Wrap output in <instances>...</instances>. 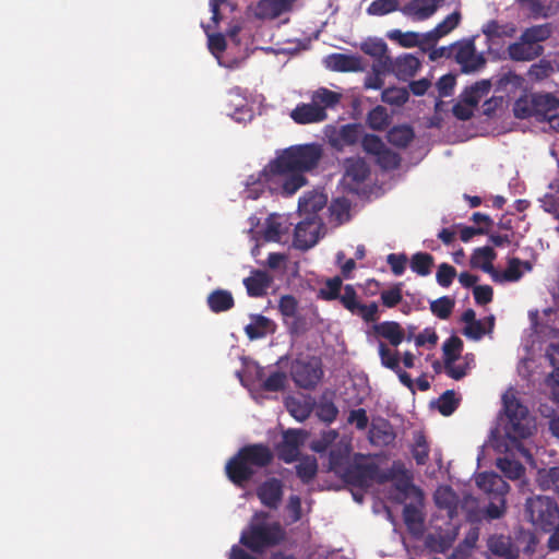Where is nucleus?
Segmentation results:
<instances>
[{
  "instance_id": "22",
  "label": "nucleus",
  "mask_w": 559,
  "mask_h": 559,
  "mask_svg": "<svg viewBox=\"0 0 559 559\" xmlns=\"http://www.w3.org/2000/svg\"><path fill=\"white\" fill-rule=\"evenodd\" d=\"M328 202V197L319 191L313 190L305 193L298 203V211L302 217L319 216V212L324 209Z\"/></svg>"
},
{
  "instance_id": "21",
  "label": "nucleus",
  "mask_w": 559,
  "mask_h": 559,
  "mask_svg": "<svg viewBox=\"0 0 559 559\" xmlns=\"http://www.w3.org/2000/svg\"><path fill=\"white\" fill-rule=\"evenodd\" d=\"M328 69L342 72H357L365 69L362 59L355 55L332 53L324 59Z\"/></svg>"
},
{
  "instance_id": "6",
  "label": "nucleus",
  "mask_w": 559,
  "mask_h": 559,
  "mask_svg": "<svg viewBox=\"0 0 559 559\" xmlns=\"http://www.w3.org/2000/svg\"><path fill=\"white\" fill-rule=\"evenodd\" d=\"M528 319L532 332L525 334L522 341L527 355L535 352L542 338L559 337V321L557 311L552 308L544 309L542 313L538 310H530Z\"/></svg>"
},
{
  "instance_id": "54",
  "label": "nucleus",
  "mask_w": 559,
  "mask_h": 559,
  "mask_svg": "<svg viewBox=\"0 0 559 559\" xmlns=\"http://www.w3.org/2000/svg\"><path fill=\"white\" fill-rule=\"evenodd\" d=\"M428 442L421 432L414 436L413 455L418 464H425L428 459Z\"/></svg>"
},
{
  "instance_id": "13",
  "label": "nucleus",
  "mask_w": 559,
  "mask_h": 559,
  "mask_svg": "<svg viewBox=\"0 0 559 559\" xmlns=\"http://www.w3.org/2000/svg\"><path fill=\"white\" fill-rule=\"evenodd\" d=\"M330 145L338 151L358 142L362 136V128L359 124H344L341 127H328L325 131Z\"/></svg>"
},
{
  "instance_id": "8",
  "label": "nucleus",
  "mask_w": 559,
  "mask_h": 559,
  "mask_svg": "<svg viewBox=\"0 0 559 559\" xmlns=\"http://www.w3.org/2000/svg\"><path fill=\"white\" fill-rule=\"evenodd\" d=\"M526 513L534 526L550 531L559 524L558 506L548 497L537 496L526 501Z\"/></svg>"
},
{
  "instance_id": "56",
  "label": "nucleus",
  "mask_w": 559,
  "mask_h": 559,
  "mask_svg": "<svg viewBox=\"0 0 559 559\" xmlns=\"http://www.w3.org/2000/svg\"><path fill=\"white\" fill-rule=\"evenodd\" d=\"M361 50L374 58L382 59L386 51V44L382 39L370 38L361 43Z\"/></svg>"
},
{
  "instance_id": "34",
  "label": "nucleus",
  "mask_w": 559,
  "mask_h": 559,
  "mask_svg": "<svg viewBox=\"0 0 559 559\" xmlns=\"http://www.w3.org/2000/svg\"><path fill=\"white\" fill-rule=\"evenodd\" d=\"M270 277L265 272L255 271L243 280L247 292L252 297H260L265 294L270 285Z\"/></svg>"
},
{
  "instance_id": "24",
  "label": "nucleus",
  "mask_w": 559,
  "mask_h": 559,
  "mask_svg": "<svg viewBox=\"0 0 559 559\" xmlns=\"http://www.w3.org/2000/svg\"><path fill=\"white\" fill-rule=\"evenodd\" d=\"M328 115L312 102L299 104L290 112V118L299 124L318 123L324 121Z\"/></svg>"
},
{
  "instance_id": "41",
  "label": "nucleus",
  "mask_w": 559,
  "mask_h": 559,
  "mask_svg": "<svg viewBox=\"0 0 559 559\" xmlns=\"http://www.w3.org/2000/svg\"><path fill=\"white\" fill-rule=\"evenodd\" d=\"M404 521L409 532L414 535H420L423 533V516L416 507L406 506L404 508Z\"/></svg>"
},
{
  "instance_id": "7",
  "label": "nucleus",
  "mask_w": 559,
  "mask_h": 559,
  "mask_svg": "<svg viewBox=\"0 0 559 559\" xmlns=\"http://www.w3.org/2000/svg\"><path fill=\"white\" fill-rule=\"evenodd\" d=\"M476 486L491 500L486 514L490 519H499L506 511L504 496L509 491L508 484L495 473H479L475 477Z\"/></svg>"
},
{
  "instance_id": "15",
  "label": "nucleus",
  "mask_w": 559,
  "mask_h": 559,
  "mask_svg": "<svg viewBox=\"0 0 559 559\" xmlns=\"http://www.w3.org/2000/svg\"><path fill=\"white\" fill-rule=\"evenodd\" d=\"M369 175V168L361 158H348L343 177V186L350 192L358 193L360 185Z\"/></svg>"
},
{
  "instance_id": "19",
  "label": "nucleus",
  "mask_w": 559,
  "mask_h": 559,
  "mask_svg": "<svg viewBox=\"0 0 559 559\" xmlns=\"http://www.w3.org/2000/svg\"><path fill=\"white\" fill-rule=\"evenodd\" d=\"M395 431L392 425L384 418H373L368 432V439L373 445L384 447L393 443Z\"/></svg>"
},
{
  "instance_id": "61",
  "label": "nucleus",
  "mask_w": 559,
  "mask_h": 559,
  "mask_svg": "<svg viewBox=\"0 0 559 559\" xmlns=\"http://www.w3.org/2000/svg\"><path fill=\"white\" fill-rule=\"evenodd\" d=\"M287 408L292 416H294L299 421H302L306 418H308L311 413V407L309 403L300 402L295 399H290L287 401Z\"/></svg>"
},
{
  "instance_id": "46",
  "label": "nucleus",
  "mask_w": 559,
  "mask_h": 559,
  "mask_svg": "<svg viewBox=\"0 0 559 559\" xmlns=\"http://www.w3.org/2000/svg\"><path fill=\"white\" fill-rule=\"evenodd\" d=\"M386 62H379L372 67V72L365 79L366 88L379 90L383 86V75L386 71Z\"/></svg>"
},
{
  "instance_id": "9",
  "label": "nucleus",
  "mask_w": 559,
  "mask_h": 559,
  "mask_svg": "<svg viewBox=\"0 0 559 559\" xmlns=\"http://www.w3.org/2000/svg\"><path fill=\"white\" fill-rule=\"evenodd\" d=\"M452 53L465 73L478 71L486 62L483 52L476 50L474 38L453 44Z\"/></svg>"
},
{
  "instance_id": "1",
  "label": "nucleus",
  "mask_w": 559,
  "mask_h": 559,
  "mask_svg": "<svg viewBox=\"0 0 559 559\" xmlns=\"http://www.w3.org/2000/svg\"><path fill=\"white\" fill-rule=\"evenodd\" d=\"M322 156L318 144L290 146L281 152L258 175H251L242 191L246 199H258L266 190L292 195L307 183L305 173L317 166Z\"/></svg>"
},
{
  "instance_id": "55",
  "label": "nucleus",
  "mask_w": 559,
  "mask_h": 559,
  "mask_svg": "<svg viewBox=\"0 0 559 559\" xmlns=\"http://www.w3.org/2000/svg\"><path fill=\"white\" fill-rule=\"evenodd\" d=\"M454 308V300L448 296L441 297L430 304L433 314L440 319H447Z\"/></svg>"
},
{
  "instance_id": "47",
  "label": "nucleus",
  "mask_w": 559,
  "mask_h": 559,
  "mask_svg": "<svg viewBox=\"0 0 559 559\" xmlns=\"http://www.w3.org/2000/svg\"><path fill=\"white\" fill-rule=\"evenodd\" d=\"M393 37L399 40V43L404 47H415L424 44H432L427 40V37L420 33L407 32L402 33L400 31H395L393 33Z\"/></svg>"
},
{
  "instance_id": "17",
  "label": "nucleus",
  "mask_w": 559,
  "mask_h": 559,
  "mask_svg": "<svg viewBox=\"0 0 559 559\" xmlns=\"http://www.w3.org/2000/svg\"><path fill=\"white\" fill-rule=\"evenodd\" d=\"M444 0H412L402 8L405 16L414 21H425L431 17Z\"/></svg>"
},
{
  "instance_id": "30",
  "label": "nucleus",
  "mask_w": 559,
  "mask_h": 559,
  "mask_svg": "<svg viewBox=\"0 0 559 559\" xmlns=\"http://www.w3.org/2000/svg\"><path fill=\"white\" fill-rule=\"evenodd\" d=\"M461 22L460 11H454L441 21L433 29L425 33L428 41L436 43L441 37L451 33Z\"/></svg>"
},
{
  "instance_id": "11",
  "label": "nucleus",
  "mask_w": 559,
  "mask_h": 559,
  "mask_svg": "<svg viewBox=\"0 0 559 559\" xmlns=\"http://www.w3.org/2000/svg\"><path fill=\"white\" fill-rule=\"evenodd\" d=\"M322 374L321 364L317 358H310L308 360L297 359L292 366L293 379L300 388H313L319 383Z\"/></svg>"
},
{
  "instance_id": "12",
  "label": "nucleus",
  "mask_w": 559,
  "mask_h": 559,
  "mask_svg": "<svg viewBox=\"0 0 559 559\" xmlns=\"http://www.w3.org/2000/svg\"><path fill=\"white\" fill-rule=\"evenodd\" d=\"M362 147L366 153L374 156L376 162L384 169L395 168L400 163L396 153L388 148L377 135H365L362 138Z\"/></svg>"
},
{
  "instance_id": "2",
  "label": "nucleus",
  "mask_w": 559,
  "mask_h": 559,
  "mask_svg": "<svg viewBox=\"0 0 559 559\" xmlns=\"http://www.w3.org/2000/svg\"><path fill=\"white\" fill-rule=\"evenodd\" d=\"M311 449L319 453L329 450V468L356 487H370L377 476L374 466L358 463L360 456L356 455L354 462H350L352 438H340L336 430L322 432L321 437L311 443Z\"/></svg>"
},
{
  "instance_id": "5",
  "label": "nucleus",
  "mask_w": 559,
  "mask_h": 559,
  "mask_svg": "<svg viewBox=\"0 0 559 559\" xmlns=\"http://www.w3.org/2000/svg\"><path fill=\"white\" fill-rule=\"evenodd\" d=\"M272 459L269 448L251 445L239 451L238 455L226 464V473L229 479L238 485L249 479L255 468L265 466Z\"/></svg>"
},
{
  "instance_id": "4",
  "label": "nucleus",
  "mask_w": 559,
  "mask_h": 559,
  "mask_svg": "<svg viewBox=\"0 0 559 559\" xmlns=\"http://www.w3.org/2000/svg\"><path fill=\"white\" fill-rule=\"evenodd\" d=\"M284 537L285 532L278 522L271 521L267 513L257 512L249 526L242 531L240 543L254 552H263Z\"/></svg>"
},
{
  "instance_id": "37",
  "label": "nucleus",
  "mask_w": 559,
  "mask_h": 559,
  "mask_svg": "<svg viewBox=\"0 0 559 559\" xmlns=\"http://www.w3.org/2000/svg\"><path fill=\"white\" fill-rule=\"evenodd\" d=\"M519 2L535 17H549L554 15L559 8L558 2H551L548 5L542 4L539 0H519Z\"/></svg>"
},
{
  "instance_id": "23",
  "label": "nucleus",
  "mask_w": 559,
  "mask_h": 559,
  "mask_svg": "<svg viewBox=\"0 0 559 559\" xmlns=\"http://www.w3.org/2000/svg\"><path fill=\"white\" fill-rule=\"evenodd\" d=\"M543 52L540 45H535L521 35L520 39L508 47L509 57L515 61H530Z\"/></svg>"
},
{
  "instance_id": "14",
  "label": "nucleus",
  "mask_w": 559,
  "mask_h": 559,
  "mask_svg": "<svg viewBox=\"0 0 559 559\" xmlns=\"http://www.w3.org/2000/svg\"><path fill=\"white\" fill-rule=\"evenodd\" d=\"M436 504L447 511L450 519L457 514L459 508L466 510L468 513L473 512L476 507V501L472 498H466L464 502L460 503L455 493L449 486H440L435 492Z\"/></svg>"
},
{
  "instance_id": "60",
  "label": "nucleus",
  "mask_w": 559,
  "mask_h": 559,
  "mask_svg": "<svg viewBox=\"0 0 559 559\" xmlns=\"http://www.w3.org/2000/svg\"><path fill=\"white\" fill-rule=\"evenodd\" d=\"M514 115L520 119H525L535 114V104L530 96L519 98L513 107Z\"/></svg>"
},
{
  "instance_id": "38",
  "label": "nucleus",
  "mask_w": 559,
  "mask_h": 559,
  "mask_svg": "<svg viewBox=\"0 0 559 559\" xmlns=\"http://www.w3.org/2000/svg\"><path fill=\"white\" fill-rule=\"evenodd\" d=\"M536 481L543 490H555L557 492L559 489V467L539 469Z\"/></svg>"
},
{
  "instance_id": "36",
  "label": "nucleus",
  "mask_w": 559,
  "mask_h": 559,
  "mask_svg": "<svg viewBox=\"0 0 559 559\" xmlns=\"http://www.w3.org/2000/svg\"><path fill=\"white\" fill-rule=\"evenodd\" d=\"M495 318L492 316L486 318L485 320H477L472 324L465 325L463 329V333L471 340L478 341L485 334L490 333L493 329Z\"/></svg>"
},
{
  "instance_id": "57",
  "label": "nucleus",
  "mask_w": 559,
  "mask_h": 559,
  "mask_svg": "<svg viewBox=\"0 0 559 559\" xmlns=\"http://www.w3.org/2000/svg\"><path fill=\"white\" fill-rule=\"evenodd\" d=\"M368 123L374 130H382L389 124V115L386 109L378 106L373 108L368 115Z\"/></svg>"
},
{
  "instance_id": "18",
  "label": "nucleus",
  "mask_w": 559,
  "mask_h": 559,
  "mask_svg": "<svg viewBox=\"0 0 559 559\" xmlns=\"http://www.w3.org/2000/svg\"><path fill=\"white\" fill-rule=\"evenodd\" d=\"M230 111L228 115L237 122H248L253 118V109L249 100L239 87L229 92Z\"/></svg>"
},
{
  "instance_id": "64",
  "label": "nucleus",
  "mask_w": 559,
  "mask_h": 559,
  "mask_svg": "<svg viewBox=\"0 0 559 559\" xmlns=\"http://www.w3.org/2000/svg\"><path fill=\"white\" fill-rule=\"evenodd\" d=\"M547 358L554 367L549 381L559 386V344L551 343L549 345L547 349Z\"/></svg>"
},
{
  "instance_id": "10",
  "label": "nucleus",
  "mask_w": 559,
  "mask_h": 559,
  "mask_svg": "<svg viewBox=\"0 0 559 559\" xmlns=\"http://www.w3.org/2000/svg\"><path fill=\"white\" fill-rule=\"evenodd\" d=\"M323 235V222L320 216L304 217L296 225L294 246L301 250L313 247Z\"/></svg>"
},
{
  "instance_id": "59",
  "label": "nucleus",
  "mask_w": 559,
  "mask_h": 559,
  "mask_svg": "<svg viewBox=\"0 0 559 559\" xmlns=\"http://www.w3.org/2000/svg\"><path fill=\"white\" fill-rule=\"evenodd\" d=\"M396 9V0H374L369 4L367 13L369 15H384L395 11Z\"/></svg>"
},
{
  "instance_id": "16",
  "label": "nucleus",
  "mask_w": 559,
  "mask_h": 559,
  "mask_svg": "<svg viewBox=\"0 0 559 559\" xmlns=\"http://www.w3.org/2000/svg\"><path fill=\"white\" fill-rule=\"evenodd\" d=\"M292 225L287 215L271 214L265 222L264 238L267 241L286 242Z\"/></svg>"
},
{
  "instance_id": "45",
  "label": "nucleus",
  "mask_w": 559,
  "mask_h": 559,
  "mask_svg": "<svg viewBox=\"0 0 559 559\" xmlns=\"http://www.w3.org/2000/svg\"><path fill=\"white\" fill-rule=\"evenodd\" d=\"M497 466L510 479H518L524 473V467L522 464L509 459L508 456L498 459Z\"/></svg>"
},
{
  "instance_id": "58",
  "label": "nucleus",
  "mask_w": 559,
  "mask_h": 559,
  "mask_svg": "<svg viewBox=\"0 0 559 559\" xmlns=\"http://www.w3.org/2000/svg\"><path fill=\"white\" fill-rule=\"evenodd\" d=\"M287 514L286 521L288 524L296 523L302 518L301 500L298 496L293 495L288 498L285 507Z\"/></svg>"
},
{
  "instance_id": "43",
  "label": "nucleus",
  "mask_w": 559,
  "mask_h": 559,
  "mask_svg": "<svg viewBox=\"0 0 559 559\" xmlns=\"http://www.w3.org/2000/svg\"><path fill=\"white\" fill-rule=\"evenodd\" d=\"M349 210H350L349 201L345 198H337L332 202V204L330 206L331 217L337 224H342V223L348 221Z\"/></svg>"
},
{
  "instance_id": "33",
  "label": "nucleus",
  "mask_w": 559,
  "mask_h": 559,
  "mask_svg": "<svg viewBox=\"0 0 559 559\" xmlns=\"http://www.w3.org/2000/svg\"><path fill=\"white\" fill-rule=\"evenodd\" d=\"M373 329L379 336L388 340L393 346H399L404 340V332L401 325L396 322H381L376 324Z\"/></svg>"
},
{
  "instance_id": "50",
  "label": "nucleus",
  "mask_w": 559,
  "mask_h": 559,
  "mask_svg": "<svg viewBox=\"0 0 559 559\" xmlns=\"http://www.w3.org/2000/svg\"><path fill=\"white\" fill-rule=\"evenodd\" d=\"M413 130L407 126L394 127L390 130L389 141L396 146H405L413 139Z\"/></svg>"
},
{
  "instance_id": "25",
  "label": "nucleus",
  "mask_w": 559,
  "mask_h": 559,
  "mask_svg": "<svg viewBox=\"0 0 559 559\" xmlns=\"http://www.w3.org/2000/svg\"><path fill=\"white\" fill-rule=\"evenodd\" d=\"M420 68V61L411 53L399 56L390 62V70L400 80H407L414 76Z\"/></svg>"
},
{
  "instance_id": "28",
  "label": "nucleus",
  "mask_w": 559,
  "mask_h": 559,
  "mask_svg": "<svg viewBox=\"0 0 559 559\" xmlns=\"http://www.w3.org/2000/svg\"><path fill=\"white\" fill-rule=\"evenodd\" d=\"M475 366V356L473 354H466L459 357L457 359L449 360L444 365L445 372L452 379L459 380L467 374Z\"/></svg>"
},
{
  "instance_id": "52",
  "label": "nucleus",
  "mask_w": 559,
  "mask_h": 559,
  "mask_svg": "<svg viewBox=\"0 0 559 559\" xmlns=\"http://www.w3.org/2000/svg\"><path fill=\"white\" fill-rule=\"evenodd\" d=\"M551 34V27L549 24L532 26L523 32L524 38L528 39L535 45H539L540 41L546 40Z\"/></svg>"
},
{
  "instance_id": "26",
  "label": "nucleus",
  "mask_w": 559,
  "mask_h": 559,
  "mask_svg": "<svg viewBox=\"0 0 559 559\" xmlns=\"http://www.w3.org/2000/svg\"><path fill=\"white\" fill-rule=\"evenodd\" d=\"M531 269L532 266L530 262L512 258L508 261V266L506 270H496L492 281L500 284L518 282L523 276V273L525 271H531Z\"/></svg>"
},
{
  "instance_id": "63",
  "label": "nucleus",
  "mask_w": 559,
  "mask_h": 559,
  "mask_svg": "<svg viewBox=\"0 0 559 559\" xmlns=\"http://www.w3.org/2000/svg\"><path fill=\"white\" fill-rule=\"evenodd\" d=\"M437 406H438L439 412L442 415H444V416L451 415L457 407V399L455 397L454 392L447 391L445 393H443L439 397V400L437 402Z\"/></svg>"
},
{
  "instance_id": "20",
  "label": "nucleus",
  "mask_w": 559,
  "mask_h": 559,
  "mask_svg": "<svg viewBox=\"0 0 559 559\" xmlns=\"http://www.w3.org/2000/svg\"><path fill=\"white\" fill-rule=\"evenodd\" d=\"M295 0H260L255 15L261 20H274L292 11Z\"/></svg>"
},
{
  "instance_id": "44",
  "label": "nucleus",
  "mask_w": 559,
  "mask_h": 559,
  "mask_svg": "<svg viewBox=\"0 0 559 559\" xmlns=\"http://www.w3.org/2000/svg\"><path fill=\"white\" fill-rule=\"evenodd\" d=\"M483 33L488 39L511 37L515 33V28L509 25H500L496 21H489L483 26Z\"/></svg>"
},
{
  "instance_id": "39",
  "label": "nucleus",
  "mask_w": 559,
  "mask_h": 559,
  "mask_svg": "<svg viewBox=\"0 0 559 559\" xmlns=\"http://www.w3.org/2000/svg\"><path fill=\"white\" fill-rule=\"evenodd\" d=\"M207 302L212 311L221 312L230 309L234 305V299L229 292L218 289L209 296Z\"/></svg>"
},
{
  "instance_id": "32",
  "label": "nucleus",
  "mask_w": 559,
  "mask_h": 559,
  "mask_svg": "<svg viewBox=\"0 0 559 559\" xmlns=\"http://www.w3.org/2000/svg\"><path fill=\"white\" fill-rule=\"evenodd\" d=\"M311 102L326 112L328 109L335 107L342 99V93L320 87L312 92Z\"/></svg>"
},
{
  "instance_id": "49",
  "label": "nucleus",
  "mask_w": 559,
  "mask_h": 559,
  "mask_svg": "<svg viewBox=\"0 0 559 559\" xmlns=\"http://www.w3.org/2000/svg\"><path fill=\"white\" fill-rule=\"evenodd\" d=\"M409 93L405 87H390L382 92V100L386 104L401 106L408 99Z\"/></svg>"
},
{
  "instance_id": "35",
  "label": "nucleus",
  "mask_w": 559,
  "mask_h": 559,
  "mask_svg": "<svg viewBox=\"0 0 559 559\" xmlns=\"http://www.w3.org/2000/svg\"><path fill=\"white\" fill-rule=\"evenodd\" d=\"M489 549L501 557L514 558L518 556V549L513 547L509 537L492 536L488 540Z\"/></svg>"
},
{
  "instance_id": "40",
  "label": "nucleus",
  "mask_w": 559,
  "mask_h": 559,
  "mask_svg": "<svg viewBox=\"0 0 559 559\" xmlns=\"http://www.w3.org/2000/svg\"><path fill=\"white\" fill-rule=\"evenodd\" d=\"M490 87V82L486 80L475 83L463 93L465 102L477 106L481 99L488 96Z\"/></svg>"
},
{
  "instance_id": "48",
  "label": "nucleus",
  "mask_w": 559,
  "mask_h": 559,
  "mask_svg": "<svg viewBox=\"0 0 559 559\" xmlns=\"http://www.w3.org/2000/svg\"><path fill=\"white\" fill-rule=\"evenodd\" d=\"M378 352L382 366L391 370H397L400 367V356L397 350L390 349L384 343L380 342Z\"/></svg>"
},
{
  "instance_id": "31",
  "label": "nucleus",
  "mask_w": 559,
  "mask_h": 559,
  "mask_svg": "<svg viewBox=\"0 0 559 559\" xmlns=\"http://www.w3.org/2000/svg\"><path fill=\"white\" fill-rule=\"evenodd\" d=\"M246 333L249 338H261L275 331V324L272 320L263 316H253L251 322L246 326Z\"/></svg>"
},
{
  "instance_id": "27",
  "label": "nucleus",
  "mask_w": 559,
  "mask_h": 559,
  "mask_svg": "<svg viewBox=\"0 0 559 559\" xmlns=\"http://www.w3.org/2000/svg\"><path fill=\"white\" fill-rule=\"evenodd\" d=\"M496 259V252L490 247H481L474 250L471 258V265L476 269L483 270L485 273L489 274L491 278L496 273V269L493 267V260Z\"/></svg>"
},
{
  "instance_id": "29",
  "label": "nucleus",
  "mask_w": 559,
  "mask_h": 559,
  "mask_svg": "<svg viewBox=\"0 0 559 559\" xmlns=\"http://www.w3.org/2000/svg\"><path fill=\"white\" fill-rule=\"evenodd\" d=\"M258 497L264 506L276 508L282 497L281 483L276 479L265 481L259 487Z\"/></svg>"
},
{
  "instance_id": "3",
  "label": "nucleus",
  "mask_w": 559,
  "mask_h": 559,
  "mask_svg": "<svg viewBox=\"0 0 559 559\" xmlns=\"http://www.w3.org/2000/svg\"><path fill=\"white\" fill-rule=\"evenodd\" d=\"M503 409L506 415L503 428L510 442L507 444L506 451L512 454L518 452L527 462H531L532 456L523 447L521 440L533 435L536 429L535 420L530 416L526 406L519 401L515 391L512 389L503 394Z\"/></svg>"
},
{
  "instance_id": "53",
  "label": "nucleus",
  "mask_w": 559,
  "mask_h": 559,
  "mask_svg": "<svg viewBox=\"0 0 559 559\" xmlns=\"http://www.w3.org/2000/svg\"><path fill=\"white\" fill-rule=\"evenodd\" d=\"M442 349L444 365H447L449 360L461 357L463 342L459 337L452 336L444 342Z\"/></svg>"
},
{
  "instance_id": "51",
  "label": "nucleus",
  "mask_w": 559,
  "mask_h": 559,
  "mask_svg": "<svg viewBox=\"0 0 559 559\" xmlns=\"http://www.w3.org/2000/svg\"><path fill=\"white\" fill-rule=\"evenodd\" d=\"M297 474L304 481H309L317 473L318 464L313 456H306L299 460L296 465Z\"/></svg>"
},
{
  "instance_id": "62",
  "label": "nucleus",
  "mask_w": 559,
  "mask_h": 559,
  "mask_svg": "<svg viewBox=\"0 0 559 559\" xmlns=\"http://www.w3.org/2000/svg\"><path fill=\"white\" fill-rule=\"evenodd\" d=\"M342 289V280L338 276L326 281L324 286L320 289V296L326 300H333L340 297Z\"/></svg>"
},
{
  "instance_id": "42",
  "label": "nucleus",
  "mask_w": 559,
  "mask_h": 559,
  "mask_svg": "<svg viewBox=\"0 0 559 559\" xmlns=\"http://www.w3.org/2000/svg\"><path fill=\"white\" fill-rule=\"evenodd\" d=\"M433 259L430 254L418 252L411 260V269L420 276L430 274Z\"/></svg>"
}]
</instances>
